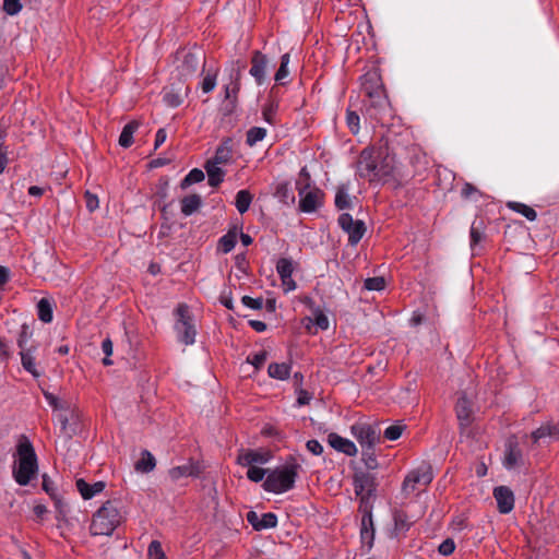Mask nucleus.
I'll return each instance as SVG.
<instances>
[{
  "label": "nucleus",
  "instance_id": "f257e3e1",
  "mask_svg": "<svg viewBox=\"0 0 559 559\" xmlns=\"http://www.w3.org/2000/svg\"><path fill=\"white\" fill-rule=\"evenodd\" d=\"M361 91L368 97L366 112L376 122H382L390 116V104L384 93L380 70L370 68L360 76Z\"/></svg>",
  "mask_w": 559,
  "mask_h": 559
},
{
  "label": "nucleus",
  "instance_id": "f03ea898",
  "mask_svg": "<svg viewBox=\"0 0 559 559\" xmlns=\"http://www.w3.org/2000/svg\"><path fill=\"white\" fill-rule=\"evenodd\" d=\"M13 466L14 480L21 486H27L38 473V460L35 449L25 436H21L15 452Z\"/></svg>",
  "mask_w": 559,
  "mask_h": 559
},
{
  "label": "nucleus",
  "instance_id": "7ed1b4c3",
  "mask_svg": "<svg viewBox=\"0 0 559 559\" xmlns=\"http://www.w3.org/2000/svg\"><path fill=\"white\" fill-rule=\"evenodd\" d=\"M123 521L118 500H107L93 515L90 531L95 536H109Z\"/></svg>",
  "mask_w": 559,
  "mask_h": 559
},
{
  "label": "nucleus",
  "instance_id": "20e7f679",
  "mask_svg": "<svg viewBox=\"0 0 559 559\" xmlns=\"http://www.w3.org/2000/svg\"><path fill=\"white\" fill-rule=\"evenodd\" d=\"M299 468V464L293 459L286 465L271 471L263 483L264 490L276 495L290 490L295 485Z\"/></svg>",
  "mask_w": 559,
  "mask_h": 559
},
{
  "label": "nucleus",
  "instance_id": "39448f33",
  "mask_svg": "<svg viewBox=\"0 0 559 559\" xmlns=\"http://www.w3.org/2000/svg\"><path fill=\"white\" fill-rule=\"evenodd\" d=\"M177 316L178 320L175 324V330L178 340L186 345H192L195 342L197 331L192 324L188 307L186 305H179Z\"/></svg>",
  "mask_w": 559,
  "mask_h": 559
},
{
  "label": "nucleus",
  "instance_id": "423d86ee",
  "mask_svg": "<svg viewBox=\"0 0 559 559\" xmlns=\"http://www.w3.org/2000/svg\"><path fill=\"white\" fill-rule=\"evenodd\" d=\"M381 158V151L373 147H366L361 151L358 162L357 171L360 177L367 178L369 181L374 180L377 162Z\"/></svg>",
  "mask_w": 559,
  "mask_h": 559
},
{
  "label": "nucleus",
  "instance_id": "0eeeda50",
  "mask_svg": "<svg viewBox=\"0 0 559 559\" xmlns=\"http://www.w3.org/2000/svg\"><path fill=\"white\" fill-rule=\"evenodd\" d=\"M433 476L429 466H420L409 472L402 486V490L405 495H409L420 487H426L431 483Z\"/></svg>",
  "mask_w": 559,
  "mask_h": 559
},
{
  "label": "nucleus",
  "instance_id": "6e6552de",
  "mask_svg": "<svg viewBox=\"0 0 559 559\" xmlns=\"http://www.w3.org/2000/svg\"><path fill=\"white\" fill-rule=\"evenodd\" d=\"M298 194L299 210L304 213H312L322 205L324 194L319 188L309 185L298 187Z\"/></svg>",
  "mask_w": 559,
  "mask_h": 559
},
{
  "label": "nucleus",
  "instance_id": "1a4fd4ad",
  "mask_svg": "<svg viewBox=\"0 0 559 559\" xmlns=\"http://www.w3.org/2000/svg\"><path fill=\"white\" fill-rule=\"evenodd\" d=\"M338 225L348 234V242L356 246L366 233V226L362 221H354L353 216L348 213H343L338 217Z\"/></svg>",
  "mask_w": 559,
  "mask_h": 559
},
{
  "label": "nucleus",
  "instance_id": "9d476101",
  "mask_svg": "<svg viewBox=\"0 0 559 559\" xmlns=\"http://www.w3.org/2000/svg\"><path fill=\"white\" fill-rule=\"evenodd\" d=\"M353 436L356 438L361 449H367L371 451L379 440V435L376 429L364 423H358L352 426L350 428Z\"/></svg>",
  "mask_w": 559,
  "mask_h": 559
},
{
  "label": "nucleus",
  "instance_id": "9b49d317",
  "mask_svg": "<svg viewBox=\"0 0 559 559\" xmlns=\"http://www.w3.org/2000/svg\"><path fill=\"white\" fill-rule=\"evenodd\" d=\"M355 493L361 501L368 500L377 489L376 477L370 473H358L354 477Z\"/></svg>",
  "mask_w": 559,
  "mask_h": 559
},
{
  "label": "nucleus",
  "instance_id": "f8f14e48",
  "mask_svg": "<svg viewBox=\"0 0 559 559\" xmlns=\"http://www.w3.org/2000/svg\"><path fill=\"white\" fill-rule=\"evenodd\" d=\"M269 63V58L265 55L259 50L253 51L249 74L254 79L258 85L264 84Z\"/></svg>",
  "mask_w": 559,
  "mask_h": 559
},
{
  "label": "nucleus",
  "instance_id": "ddd939ff",
  "mask_svg": "<svg viewBox=\"0 0 559 559\" xmlns=\"http://www.w3.org/2000/svg\"><path fill=\"white\" fill-rule=\"evenodd\" d=\"M524 464L522 450L515 437L507 440L506 452L503 457V466L507 469H513Z\"/></svg>",
  "mask_w": 559,
  "mask_h": 559
},
{
  "label": "nucleus",
  "instance_id": "4468645a",
  "mask_svg": "<svg viewBox=\"0 0 559 559\" xmlns=\"http://www.w3.org/2000/svg\"><path fill=\"white\" fill-rule=\"evenodd\" d=\"M246 519L255 531L274 528L277 525V516L273 512L259 514L255 511H249Z\"/></svg>",
  "mask_w": 559,
  "mask_h": 559
},
{
  "label": "nucleus",
  "instance_id": "2eb2a0df",
  "mask_svg": "<svg viewBox=\"0 0 559 559\" xmlns=\"http://www.w3.org/2000/svg\"><path fill=\"white\" fill-rule=\"evenodd\" d=\"M493 497L497 501L498 510L502 514L510 513L514 508L513 491L507 486H498L493 489Z\"/></svg>",
  "mask_w": 559,
  "mask_h": 559
},
{
  "label": "nucleus",
  "instance_id": "dca6fc26",
  "mask_svg": "<svg viewBox=\"0 0 559 559\" xmlns=\"http://www.w3.org/2000/svg\"><path fill=\"white\" fill-rule=\"evenodd\" d=\"M37 350H38L37 344H32L31 347L20 349L22 367L24 368L25 371L31 373L34 378H39L41 376V371L37 368V365H36Z\"/></svg>",
  "mask_w": 559,
  "mask_h": 559
},
{
  "label": "nucleus",
  "instance_id": "f3484780",
  "mask_svg": "<svg viewBox=\"0 0 559 559\" xmlns=\"http://www.w3.org/2000/svg\"><path fill=\"white\" fill-rule=\"evenodd\" d=\"M202 472L199 462L190 460L183 465L175 466L169 469L168 474L171 480L177 481L183 477H198Z\"/></svg>",
  "mask_w": 559,
  "mask_h": 559
},
{
  "label": "nucleus",
  "instance_id": "a211bd4d",
  "mask_svg": "<svg viewBox=\"0 0 559 559\" xmlns=\"http://www.w3.org/2000/svg\"><path fill=\"white\" fill-rule=\"evenodd\" d=\"M269 452L261 450H243L238 454L237 462L242 466H254V464H265L270 461Z\"/></svg>",
  "mask_w": 559,
  "mask_h": 559
},
{
  "label": "nucleus",
  "instance_id": "6ab92c4d",
  "mask_svg": "<svg viewBox=\"0 0 559 559\" xmlns=\"http://www.w3.org/2000/svg\"><path fill=\"white\" fill-rule=\"evenodd\" d=\"M328 442L333 449L348 456H354L357 454L356 444L349 439L343 438L335 432H332L328 436Z\"/></svg>",
  "mask_w": 559,
  "mask_h": 559
},
{
  "label": "nucleus",
  "instance_id": "aec40b11",
  "mask_svg": "<svg viewBox=\"0 0 559 559\" xmlns=\"http://www.w3.org/2000/svg\"><path fill=\"white\" fill-rule=\"evenodd\" d=\"M531 437L534 443L546 442L547 440H557L559 438V426L552 424L543 425L534 430Z\"/></svg>",
  "mask_w": 559,
  "mask_h": 559
},
{
  "label": "nucleus",
  "instance_id": "412c9836",
  "mask_svg": "<svg viewBox=\"0 0 559 559\" xmlns=\"http://www.w3.org/2000/svg\"><path fill=\"white\" fill-rule=\"evenodd\" d=\"M75 486L82 498L88 500L100 493L105 489L106 484L102 480L88 484L84 479L80 478L75 481Z\"/></svg>",
  "mask_w": 559,
  "mask_h": 559
},
{
  "label": "nucleus",
  "instance_id": "4be33fe9",
  "mask_svg": "<svg viewBox=\"0 0 559 559\" xmlns=\"http://www.w3.org/2000/svg\"><path fill=\"white\" fill-rule=\"evenodd\" d=\"M374 180H381L392 175L394 169V158L381 153V158L377 162Z\"/></svg>",
  "mask_w": 559,
  "mask_h": 559
},
{
  "label": "nucleus",
  "instance_id": "5701e85b",
  "mask_svg": "<svg viewBox=\"0 0 559 559\" xmlns=\"http://www.w3.org/2000/svg\"><path fill=\"white\" fill-rule=\"evenodd\" d=\"M240 90V71L238 70L230 76V83L224 86L225 99L229 100L234 106L237 102V95Z\"/></svg>",
  "mask_w": 559,
  "mask_h": 559
},
{
  "label": "nucleus",
  "instance_id": "b1692460",
  "mask_svg": "<svg viewBox=\"0 0 559 559\" xmlns=\"http://www.w3.org/2000/svg\"><path fill=\"white\" fill-rule=\"evenodd\" d=\"M373 523L370 511H366L361 518L360 537L364 543L368 545L372 544L373 540Z\"/></svg>",
  "mask_w": 559,
  "mask_h": 559
},
{
  "label": "nucleus",
  "instance_id": "393cba45",
  "mask_svg": "<svg viewBox=\"0 0 559 559\" xmlns=\"http://www.w3.org/2000/svg\"><path fill=\"white\" fill-rule=\"evenodd\" d=\"M292 365L287 362H272L269 365L267 374L276 380H286L289 378Z\"/></svg>",
  "mask_w": 559,
  "mask_h": 559
},
{
  "label": "nucleus",
  "instance_id": "a878e982",
  "mask_svg": "<svg viewBox=\"0 0 559 559\" xmlns=\"http://www.w3.org/2000/svg\"><path fill=\"white\" fill-rule=\"evenodd\" d=\"M207 181L211 187H217L224 180V170L215 163L207 162L205 165Z\"/></svg>",
  "mask_w": 559,
  "mask_h": 559
},
{
  "label": "nucleus",
  "instance_id": "bb28decb",
  "mask_svg": "<svg viewBox=\"0 0 559 559\" xmlns=\"http://www.w3.org/2000/svg\"><path fill=\"white\" fill-rule=\"evenodd\" d=\"M140 123L139 121L136 120H133V121H130L129 123H127L121 133H120V136H119V144L122 146V147H130L133 143V134L134 132L138 130Z\"/></svg>",
  "mask_w": 559,
  "mask_h": 559
},
{
  "label": "nucleus",
  "instance_id": "cd10ccee",
  "mask_svg": "<svg viewBox=\"0 0 559 559\" xmlns=\"http://www.w3.org/2000/svg\"><path fill=\"white\" fill-rule=\"evenodd\" d=\"M231 141L226 140L224 141L215 152V155L213 159H211V163H215L216 165L221 164H227L231 158Z\"/></svg>",
  "mask_w": 559,
  "mask_h": 559
},
{
  "label": "nucleus",
  "instance_id": "c85d7f7f",
  "mask_svg": "<svg viewBox=\"0 0 559 559\" xmlns=\"http://www.w3.org/2000/svg\"><path fill=\"white\" fill-rule=\"evenodd\" d=\"M455 409H456V416H457L459 420L461 421V424H467L469 421L471 414H472V405L465 395L461 396L457 400Z\"/></svg>",
  "mask_w": 559,
  "mask_h": 559
},
{
  "label": "nucleus",
  "instance_id": "c756f323",
  "mask_svg": "<svg viewBox=\"0 0 559 559\" xmlns=\"http://www.w3.org/2000/svg\"><path fill=\"white\" fill-rule=\"evenodd\" d=\"M201 198L198 194H190L181 200V212L186 216L192 215L201 206Z\"/></svg>",
  "mask_w": 559,
  "mask_h": 559
},
{
  "label": "nucleus",
  "instance_id": "7c9ffc66",
  "mask_svg": "<svg viewBox=\"0 0 559 559\" xmlns=\"http://www.w3.org/2000/svg\"><path fill=\"white\" fill-rule=\"evenodd\" d=\"M155 457L148 451H143L141 459L135 464V469L141 473H150L155 468Z\"/></svg>",
  "mask_w": 559,
  "mask_h": 559
},
{
  "label": "nucleus",
  "instance_id": "2f4dec72",
  "mask_svg": "<svg viewBox=\"0 0 559 559\" xmlns=\"http://www.w3.org/2000/svg\"><path fill=\"white\" fill-rule=\"evenodd\" d=\"M289 62H290V55L288 52H286L281 57L280 68L277 69V71L274 75L275 82H277L281 85L286 84L285 80L289 75V70H288Z\"/></svg>",
  "mask_w": 559,
  "mask_h": 559
},
{
  "label": "nucleus",
  "instance_id": "473e14b6",
  "mask_svg": "<svg viewBox=\"0 0 559 559\" xmlns=\"http://www.w3.org/2000/svg\"><path fill=\"white\" fill-rule=\"evenodd\" d=\"M37 314L40 321L50 323L52 321V305L47 298H41L37 304Z\"/></svg>",
  "mask_w": 559,
  "mask_h": 559
},
{
  "label": "nucleus",
  "instance_id": "72a5a7b5",
  "mask_svg": "<svg viewBox=\"0 0 559 559\" xmlns=\"http://www.w3.org/2000/svg\"><path fill=\"white\" fill-rule=\"evenodd\" d=\"M508 207L510 210L523 215L526 219H528L531 222L535 221L537 217L536 211L533 207H531L524 203L512 201V202L508 203Z\"/></svg>",
  "mask_w": 559,
  "mask_h": 559
},
{
  "label": "nucleus",
  "instance_id": "f704fd0d",
  "mask_svg": "<svg viewBox=\"0 0 559 559\" xmlns=\"http://www.w3.org/2000/svg\"><path fill=\"white\" fill-rule=\"evenodd\" d=\"M199 66V57L195 53L187 52L181 64V73L185 75L193 74Z\"/></svg>",
  "mask_w": 559,
  "mask_h": 559
},
{
  "label": "nucleus",
  "instance_id": "c9c22d12",
  "mask_svg": "<svg viewBox=\"0 0 559 559\" xmlns=\"http://www.w3.org/2000/svg\"><path fill=\"white\" fill-rule=\"evenodd\" d=\"M252 202V195L248 190H239L236 194L235 205L240 214L246 213Z\"/></svg>",
  "mask_w": 559,
  "mask_h": 559
},
{
  "label": "nucleus",
  "instance_id": "e433bc0d",
  "mask_svg": "<svg viewBox=\"0 0 559 559\" xmlns=\"http://www.w3.org/2000/svg\"><path fill=\"white\" fill-rule=\"evenodd\" d=\"M278 111V103L275 100L267 102L262 108V117L269 124H275L276 114Z\"/></svg>",
  "mask_w": 559,
  "mask_h": 559
},
{
  "label": "nucleus",
  "instance_id": "4c0bfd02",
  "mask_svg": "<svg viewBox=\"0 0 559 559\" xmlns=\"http://www.w3.org/2000/svg\"><path fill=\"white\" fill-rule=\"evenodd\" d=\"M266 129L261 127H253L247 131L246 143L249 146H254L258 142L264 140L266 136Z\"/></svg>",
  "mask_w": 559,
  "mask_h": 559
},
{
  "label": "nucleus",
  "instance_id": "58836bf2",
  "mask_svg": "<svg viewBox=\"0 0 559 559\" xmlns=\"http://www.w3.org/2000/svg\"><path fill=\"white\" fill-rule=\"evenodd\" d=\"M471 247L474 249L484 238V228L481 221H474L469 230Z\"/></svg>",
  "mask_w": 559,
  "mask_h": 559
},
{
  "label": "nucleus",
  "instance_id": "ea45409f",
  "mask_svg": "<svg viewBox=\"0 0 559 559\" xmlns=\"http://www.w3.org/2000/svg\"><path fill=\"white\" fill-rule=\"evenodd\" d=\"M33 332L27 324H23L19 332L16 344L20 349H24L26 347H31L33 343H31Z\"/></svg>",
  "mask_w": 559,
  "mask_h": 559
},
{
  "label": "nucleus",
  "instance_id": "a19ab883",
  "mask_svg": "<svg viewBox=\"0 0 559 559\" xmlns=\"http://www.w3.org/2000/svg\"><path fill=\"white\" fill-rule=\"evenodd\" d=\"M335 205L338 210H345L350 207V198L346 187L341 186L337 188L335 194Z\"/></svg>",
  "mask_w": 559,
  "mask_h": 559
},
{
  "label": "nucleus",
  "instance_id": "79ce46f5",
  "mask_svg": "<svg viewBox=\"0 0 559 559\" xmlns=\"http://www.w3.org/2000/svg\"><path fill=\"white\" fill-rule=\"evenodd\" d=\"M237 242V233L228 231L219 239V248L224 253L230 252Z\"/></svg>",
  "mask_w": 559,
  "mask_h": 559
},
{
  "label": "nucleus",
  "instance_id": "37998d69",
  "mask_svg": "<svg viewBox=\"0 0 559 559\" xmlns=\"http://www.w3.org/2000/svg\"><path fill=\"white\" fill-rule=\"evenodd\" d=\"M204 180V173L199 168H193L181 181V188L186 189L193 183H198Z\"/></svg>",
  "mask_w": 559,
  "mask_h": 559
},
{
  "label": "nucleus",
  "instance_id": "c03bdc74",
  "mask_svg": "<svg viewBox=\"0 0 559 559\" xmlns=\"http://www.w3.org/2000/svg\"><path fill=\"white\" fill-rule=\"evenodd\" d=\"M276 271L281 278L289 277L293 275L294 266L289 259L281 258L276 263Z\"/></svg>",
  "mask_w": 559,
  "mask_h": 559
},
{
  "label": "nucleus",
  "instance_id": "a18cd8bd",
  "mask_svg": "<svg viewBox=\"0 0 559 559\" xmlns=\"http://www.w3.org/2000/svg\"><path fill=\"white\" fill-rule=\"evenodd\" d=\"M394 524L395 528L399 531H407L412 524L411 519L404 511H395L394 512Z\"/></svg>",
  "mask_w": 559,
  "mask_h": 559
},
{
  "label": "nucleus",
  "instance_id": "49530a36",
  "mask_svg": "<svg viewBox=\"0 0 559 559\" xmlns=\"http://www.w3.org/2000/svg\"><path fill=\"white\" fill-rule=\"evenodd\" d=\"M404 429H405V426L401 423H397V424L389 426L384 430L383 436L385 439H388L390 441H395L402 436V432L404 431Z\"/></svg>",
  "mask_w": 559,
  "mask_h": 559
},
{
  "label": "nucleus",
  "instance_id": "de8ad7c7",
  "mask_svg": "<svg viewBox=\"0 0 559 559\" xmlns=\"http://www.w3.org/2000/svg\"><path fill=\"white\" fill-rule=\"evenodd\" d=\"M359 123H360L359 116L355 111L347 110V112H346V124H347L349 131L353 134H358V132L360 130V124Z\"/></svg>",
  "mask_w": 559,
  "mask_h": 559
},
{
  "label": "nucleus",
  "instance_id": "09e8293b",
  "mask_svg": "<svg viewBox=\"0 0 559 559\" xmlns=\"http://www.w3.org/2000/svg\"><path fill=\"white\" fill-rule=\"evenodd\" d=\"M5 136L7 133L3 129L0 128V174L3 173L5 166L8 164V151L5 146Z\"/></svg>",
  "mask_w": 559,
  "mask_h": 559
},
{
  "label": "nucleus",
  "instance_id": "8fccbe9b",
  "mask_svg": "<svg viewBox=\"0 0 559 559\" xmlns=\"http://www.w3.org/2000/svg\"><path fill=\"white\" fill-rule=\"evenodd\" d=\"M148 559H167L158 540H152L147 549Z\"/></svg>",
  "mask_w": 559,
  "mask_h": 559
},
{
  "label": "nucleus",
  "instance_id": "3c124183",
  "mask_svg": "<svg viewBox=\"0 0 559 559\" xmlns=\"http://www.w3.org/2000/svg\"><path fill=\"white\" fill-rule=\"evenodd\" d=\"M364 287L367 290H382L385 287V280L381 276L368 277L364 282Z\"/></svg>",
  "mask_w": 559,
  "mask_h": 559
},
{
  "label": "nucleus",
  "instance_id": "603ef678",
  "mask_svg": "<svg viewBox=\"0 0 559 559\" xmlns=\"http://www.w3.org/2000/svg\"><path fill=\"white\" fill-rule=\"evenodd\" d=\"M267 358V353L265 350H260L258 353H254L250 356H248L247 361L254 366L255 369L262 368L265 360Z\"/></svg>",
  "mask_w": 559,
  "mask_h": 559
},
{
  "label": "nucleus",
  "instance_id": "864d4df0",
  "mask_svg": "<svg viewBox=\"0 0 559 559\" xmlns=\"http://www.w3.org/2000/svg\"><path fill=\"white\" fill-rule=\"evenodd\" d=\"M248 471H247V477L254 481V483H259L261 481L264 476H265V473L266 471L261 468V467H257V466H248Z\"/></svg>",
  "mask_w": 559,
  "mask_h": 559
},
{
  "label": "nucleus",
  "instance_id": "5fc2aeb1",
  "mask_svg": "<svg viewBox=\"0 0 559 559\" xmlns=\"http://www.w3.org/2000/svg\"><path fill=\"white\" fill-rule=\"evenodd\" d=\"M22 9V4L20 0H3V10L9 15L17 14Z\"/></svg>",
  "mask_w": 559,
  "mask_h": 559
},
{
  "label": "nucleus",
  "instance_id": "6e6d98bb",
  "mask_svg": "<svg viewBox=\"0 0 559 559\" xmlns=\"http://www.w3.org/2000/svg\"><path fill=\"white\" fill-rule=\"evenodd\" d=\"M362 460L365 462V465L369 469H376L378 467V461L373 453V449L371 451H368L367 449L362 450Z\"/></svg>",
  "mask_w": 559,
  "mask_h": 559
},
{
  "label": "nucleus",
  "instance_id": "4d7b16f0",
  "mask_svg": "<svg viewBox=\"0 0 559 559\" xmlns=\"http://www.w3.org/2000/svg\"><path fill=\"white\" fill-rule=\"evenodd\" d=\"M241 302L243 304V306L253 310H260L263 307L262 298H252L250 296H243L241 298Z\"/></svg>",
  "mask_w": 559,
  "mask_h": 559
},
{
  "label": "nucleus",
  "instance_id": "13d9d810",
  "mask_svg": "<svg viewBox=\"0 0 559 559\" xmlns=\"http://www.w3.org/2000/svg\"><path fill=\"white\" fill-rule=\"evenodd\" d=\"M216 86V74L207 73L202 81V91L204 93L212 92Z\"/></svg>",
  "mask_w": 559,
  "mask_h": 559
},
{
  "label": "nucleus",
  "instance_id": "bf43d9fd",
  "mask_svg": "<svg viewBox=\"0 0 559 559\" xmlns=\"http://www.w3.org/2000/svg\"><path fill=\"white\" fill-rule=\"evenodd\" d=\"M313 314H314L316 325L318 328H320L321 330H328L329 329L328 317L320 309H317Z\"/></svg>",
  "mask_w": 559,
  "mask_h": 559
},
{
  "label": "nucleus",
  "instance_id": "052dcab7",
  "mask_svg": "<svg viewBox=\"0 0 559 559\" xmlns=\"http://www.w3.org/2000/svg\"><path fill=\"white\" fill-rule=\"evenodd\" d=\"M455 544L451 538H447L445 540H443L438 548L439 552L443 556H450L451 554H453Z\"/></svg>",
  "mask_w": 559,
  "mask_h": 559
},
{
  "label": "nucleus",
  "instance_id": "680f3d73",
  "mask_svg": "<svg viewBox=\"0 0 559 559\" xmlns=\"http://www.w3.org/2000/svg\"><path fill=\"white\" fill-rule=\"evenodd\" d=\"M306 448L313 455H321L323 453L322 444L316 439L307 441Z\"/></svg>",
  "mask_w": 559,
  "mask_h": 559
},
{
  "label": "nucleus",
  "instance_id": "e2e57ef3",
  "mask_svg": "<svg viewBox=\"0 0 559 559\" xmlns=\"http://www.w3.org/2000/svg\"><path fill=\"white\" fill-rule=\"evenodd\" d=\"M312 396L309 392H307L306 390H302L300 389L298 391V397H297V404L299 406H302V405H307L310 403Z\"/></svg>",
  "mask_w": 559,
  "mask_h": 559
},
{
  "label": "nucleus",
  "instance_id": "0e129e2a",
  "mask_svg": "<svg viewBox=\"0 0 559 559\" xmlns=\"http://www.w3.org/2000/svg\"><path fill=\"white\" fill-rule=\"evenodd\" d=\"M43 393H44L45 400L53 409H58L60 407L59 399L55 394H52L48 391H44Z\"/></svg>",
  "mask_w": 559,
  "mask_h": 559
},
{
  "label": "nucleus",
  "instance_id": "69168bd1",
  "mask_svg": "<svg viewBox=\"0 0 559 559\" xmlns=\"http://www.w3.org/2000/svg\"><path fill=\"white\" fill-rule=\"evenodd\" d=\"M281 281H282V285L284 287L285 293L295 290L297 287L296 282L293 278V275L289 277L281 278Z\"/></svg>",
  "mask_w": 559,
  "mask_h": 559
},
{
  "label": "nucleus",
  "instance_id": "338daca9",
  "mask_svg": "<svg viewBox=\"0 0 559 559\" xmlns=\"http://www.w3.org/2000/svg\"><path fill=\"white\" fill-rule=\"evenodd\" d=\"M477 192V189L473 185L467 182L463 186L461 191L462 195L466 199L472 198Z\"/></svg>",
  "mask_w": 559,
  "mask_h": 559
},
{
  "label": "nucleus",
  "instance_id": "774afa93",
  "mask_svg": "<svg viewBox=\"0 0 559 559\" xmlns=\"http://www.w3.org/2000/svg\"><path fill=\"white\" fill-rule=\"evenodd\" d=\"M86 206L90 211H94L96 207H98V199L96 195L91 194L90 192H86Z\"/></svg>",
  "mask_w": 559,
  "mask_h": 559
}]
</instances>
